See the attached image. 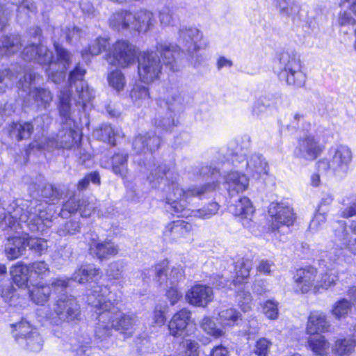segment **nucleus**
I'll use <instances>...</instances> for the list:
<instances>
[{
  "label": "nucleus",
  "mask_w": 356,
  "mask_h": 356,
  "mask_svg": "<svg viewBox=\"0 0 356 356\" xmlns=\"http://www.w3.org/2000/svg\"><path fill=\"white\" fill-rule=\"evenodd\" d=\"M168 264V261L167 260H163L160 264H157L154 269H145L142 273V279L143 281H146L153 273L155 274V279L156 282L159 283L160 286H162V280L163 276L165 277V275L164 274L165 268H167Z\"/></svg>",
  "instance_id": "3c124183"
},
{
  "label": "nucleus",
  "mask_w": 356,
  "mask_h": 356,
  "mask_svg": "<svg viewBox=\"0 0 356 356\" xmlns=\"http://www.w3.org/2000/svg\"><path fill=\"white\" fill-rule=\"evenodd\" d=\"M252 267V264L250 260L243 258L239 259L236 264V278L233 280V284L237 285L246 282Z\"/></svg>",
  "instance_id": "4c0bfd02"
},
{
  "label": "nucleus",
  "mask_w": 356,
  "mask_h": 356,
  "mask_svg": "<svg viewBox=\"0 0 356 356\" xmlns=\"http://www.w3.org/2000/svg\"><path fill=\"white\" fill-rule=\"evenodd\" d=\"M277 73L279 79L288 85L300 88L305 84L306 75L302 71L300 58L295 54L283 52L280 54Z\"/></svg>",
  "instance_id": "6e6552de"
},
{
  "label": "nucleus",
  "mask_w": 356,
  "mask_h": 356,
  "mask_svg": "<svg viewBox=\"0 0 356 356\" xmlns=\"http://www.w3.org/2000/svg\"><path fill=\"white\" fill-rule=\"evenodd\" d=\"M97 134L102 140L112 145H115L117 140L124 137V134L120 128L113 127L110 124L103 125L100 129L97 131Z\"/></svg>",
  "instance_id": "f704fd0d"
},
{
  "label": "nucleus",
  "mask_w": 356,
  "mask_h": 356,
  "mask_svg": "<svg viewBox=\"0 0 356 356\" xmlns=\"http://www.w3.org/2000/svg\"><path fill=\"white\" fill-rule=\"evenodd\" d=\"M124 267V264L122 261H113L108 265L106 275L113 280H119L122 277Z\"/></svg>",
  "instance_id": "0e129e2a"
},
{
  "label": "nucleus",
  "mask_w": 356,
  "mask_h": 356,
  "mask_svg": "<svg viewBox=\"0 0 356 356\" xmlns=\"http://www.w3.org/2000/svg\"><path fill=\"white\" fill-rule=\"evenodd\" d=\"M259 98L268 108H277L282 104V98L280 93H268L261 95Z\"/></svg>",
  "instance_id": "338daca9"
},
{
  "label": "nucleus",
  "mask_w": 356,
  "mask_h": 356,
  "mask_svg": "<svg viewBox=\"0 0 356 356\" xmlns=\"http://www.w3.org/2000/svg\"><path fill=\"white\" fill-rule=\"evenodd\" d=\"M229 210L234 216L241 217V223L244 227L248 229L252 227V217L254 210L249 198L243 197L238 199L229 207Z\"/></svg>",
  "instance_id": "a878e982"
},
{
  "label": "nucleus",
  "mask_w": 356,
  "mask_h": 356,
  "mask_svg": "<svg viewBox=\"0 0 356 356\" xmlns=\"http://www.w3.org/2000/svg\"><path fill=\"white\" fill-rule=\"evenodd\" d=\"M51 119L49 115H42L35 118L33 122H13L10 126L9 134L12 138L22 140L30 137L33 127L44 130L51 123Z\"/></svg>",
  "instance_id": "f3484780"
},
{
  "label": "nucleus",
  "mask_w": 356,
  "mask_h": 356,
  "mask_svg": "<svg viewBox=\"0 0 356 356\" xmlns=\"http://www.w3.org/2000/svg\"><path fill=\"white\" fill-rule=\"evenodd\" d=\"M108 44V42L106 39L103 38H97L94 40L91 44H90L88 49L83 50L81 52L82 56L85 57L87 54L92 56L99 55L102 50H106V47Z\"/></svg>",
  "instance_id": "13d9d810"
},
{
  "label": "nucleus",
  "mask_w": 356,
  "mask_h": 356,
  "mask_svg": "<svg viewBox=\"0 0 356 356\" xmlns=\"http://www.w3.org/2000/svg\"><path fill=\"white\" fill-rule=\"evenodd\" d=\"M60 31L63 33L60 37H63L67 42H71L73 40H77L80 38L81 30L74 26H66L62 27L60 30L58 28L54 29V45L57 54V61L56 63L59 67L58 70H62L63 64H65V67L63 70V73L65 75V71L69 67L71 60V55L66 49L60 46L58 42L56 40Z\"/></svg>",
  "instance_id": "2eb2a0df"
},
{
  "label": "nucleus",
  "mask_w": 356,
  "mask_h": 356,
  "mask_svg": "<svg viewBox=\"0 0 356 356\" xmlns=\"http://www.w3.org/2000/svg\"><path fill=\"white\" fill-rule=\"evenodd\" d=\"M194 174L202 179H210L211 181L184 191L177 182V175L165 163L154 164L147 178L152 188H159L162 184L166 185L167 188L164 189L167 193L165 209L168 212L179 217H186L188 215L186 209L188 198L213 192L220 184V169L214 161L196 167Z\"/></svg>",
  "instance_id": "f257e3e1"
},
{
  "label": "nucleus",
  "mask_w": 356,
  "mask_h": 356,
  "mask_svg": "<svg viewBox=\"0 0 356 356\" xmlns=\"http://www.w3.org/2000/svg\"><path fill=\"white\" fill-rule=\"evenodd\" d=\"M352 303L345 298L336 302L332 306V314L337 319L345 318L351 309Z\"/></svg>",
  "instance_id": "5fc2aeb1"
},
{
  "label": "nucleus",
  "mask_w": 356,
  "mask_h": 356,
  "mask_svg": "<svg viewBox=\"0 0 356 356\" xmlns=\"http://www.w3.org/2000/svg\"><path fill=\"white\" fill-rule=\"evenodd\" d=\"M0 294L4 301L10 305H15L14 300L16 298L15 289L10 282L2 284L0 286Z\"/></svg>",
  "instance_id": "680f3d73"
},
{
  "label": "nucleus",
  "mask_w": 356,
  "mask_h": 356,
  "mask_svg": "<svg viewBox=\"0 0 356 356\" xmlns=\"http://www.w3.org/2000/svg\"><path fill=\"white\" fill-rule=\"evenodd\" d=\"M200 327L204 332L215 339L224 336L225 333L224 330L217 327L216 322L209 316L202 318L200 322Z\"/></svg>",
  "instance_id": "49530a36"
},
{
  "label": "nucleus",
  "mask_w": 356,
  "mask_h": 356,
  "mask_svg": "<svg viewBox=\"0 0 356 356\" xmlns=\"http://www.w3.org/2000/svg\"><path fill=\"white\" fill-rule=\"evenodd\" d=\"M225 184L231 196L245 191L249 185V179L245 174L238 171H231L223 175Z\"/></svg>",
  "instance_id": "cd10ccee"
},
{
  "label": "nucleus",
  "mask_w": 356,
  "mask_h": 356,
  "mask_svg": "<svg viewBox=\"0 0 356 356\" xmlns=\"http://www.w3.org/2000/svg\"><path fill=\"white\" fill-rule=\"evenodd\" d=\"M101 277V272L92 264H85L76 269L71 277V280L79 283L96 282Z\"/></svg>",
  "instance_id": "473e14b6"
},
{
  "label": "nucleus",
  "mask_w": 356,
  "mask_h": 356,
  "mask_svg": "<svg viewBox=\"0 0 356 356\" xmlns=\"http://www.w3.org/2000/svg\"><path fill=\"white\" fill-rule=\"evenodd\" d=\"M79 139L78 133L69 127L60 130L55 136L47 137L40 143L34 142L32 145L47 152L60 149H70L77 145Z\"/></svg>",
  "instance_id": "ddd939ff"
},
{
  "label": "nucleus",
  "mask_w": 356,
  "mask_h": 356,
  "mask_svg": "<svg viewBox=\"0 0 356 356\" xmlns=\"http://www.w3.org/2000/svg\"><path fill=\"white\" fill-rule=\"evenodd\" d=\"M202 32L194 27L182 26L179 30V42L186 48L188 54V60L195 67L202 61L197 51L203 47Z\"/></svg>",
  "instance_id": "f8f14e48"
},
{
  "label": "nucleus",
  "mask_w": 356,
  "mask_h": 356,
  "mask_svg": "<svg viewBox=\"0 0 356 356\" xmlns=\"http://www.w3.org/2000/svg\"><path fill=\"white\" fill-rule=\"evenodd\" d=\"M44 205L38 200L11 203L7 209L0 204V227L13 236L8 237L4 252L9 260L22 256L26 250L24 226L33 233L43 232Z\"/></svg>",
  "instance_id": "f03ea898"
},
{
  "label": "nucleus",
  "mask_w": 356,
  "mask_h": 356,
  "mask_svg": "<svg viewBox=\"0 0 356 356\" xmlns=\"http://www.w3.org/2000/svg\"><path fill=\"white\" fill-rule=\"evenodd\" d=\"M28 34L34 39V41L24 48L22 53V58L42 65H48L46 72L49 78L56 83L62 81L65 79L63 70L65 64H63L62 70H56L57 63L54 62L52 52L41 43V29L38 26L32 27L29 30Z\"/></svg>",
  "instance_id": "20e7f679"
},
{
  "label": "nucleus",
  "mask_w": 356,
  "mask_h": 356,
  "mask_svg": "<svg viewBox=\"0 0 356 356\" xmlns=\"http://www.w3.org/2000/svg\"><path fill=\"white\" fill-rule=\"evenodd\" d=\"M22 47L20 35L12 34L0 39V55L11 56L17 53Z\"/></svg>",
  "instance_id": "72a5a7b5"
},
{
  "label": "nucleus",
  "mask_w": 356,
  "mask_h": 356,
  "mask_svg": "<svg viewBox=\"0 0 356 356\" xmlns=\"http://www.w3.org/2000/svg\"><path fill=\"white\" fill-rule=\"evenodd\" d=\"M108 84L118 92L124 90L126 85L124 75L120 70H115L110 72L107 77Z\"/></svg>",
  "instance_id": "603ef678"
},
{
  "label": "nucleus",
  "mask_w": 356,
  "mask_h": 356,
  "mask_svg": "<svg viewBox=\"0 0 356 356\" xmlns=\"http://www.w3.org/2000/svg\"><path fill=\"white\" fill-rule=\"evenodd\" d=\"M24 236L26 241V248L29 247L34 252L40 254L47 249V243L44 238L30 237L26 230Z\"/></svg>",
  "instance_id": "6e6d98bb"
},
{
  "label": "nucleus",
  "mask_w": 356,
  "mask_h": 356,
  "mask_svg": "<svg viewBox=\"0 0 356 356\" xmlns=\"http://www.w3.org/2000/svg\"><path fill=\"white\" fill-rule=\"evenodd\" d=\"M335 228L334 234L337 238L341 240L342 244L353 254H356V219L353 220L350 228L352 235L349 236L346 231V223L343 220H339L333 225Z\"/></svg>",
  "instance_id": "bb28decb"
},
{
  "label": "nucleus",
  "mask_w": 356,
  "mask_h": 356,
  "mask_svg": "<svg viewBox=\"0 0 356 356\" xmlns=\"http://www.w3.org/2000/svg\"><path fill=\"white\" fill-rule=\"evenodd\" d=\"M338 280V275L332 270H327V272L322 275L321 279L317 280L314 286V292L317 293L322 289H328L334 286Z\"/></svg>",
  "instance_id": "8fccbe9b"
},
{
  "label": "nucleus",
  "mask_w": 356,
  "mask_h": 356,
  "mask_svg": "<svg viewBox=\"0 0 356 356\" xmlns=\"http://www.w3.org/2000/svg\"><path fill=\"white\" fill-rule=\"evenodd\" d=\"M130 98L137 106H146L150 102V94L148 88L140 84L134 86L130 91Z\"/></svg>",
  "instance_id": "e433bc0d"
},
{
  "label": "nucleus",
  "mask_w": 356,
  "mask_h": 356,
  "mask_svg": "<svg viewBox=\"0 0 356 356\" xmlns=\"http://www.w3.org/2000/svg\"><path fill=\"white\" fill-rule=\"evenodd\" d=\"M28 266L18 262L14 265L10 270V275L13 282L19 287L26 286L28 282V275L29 273Z\"/></svg>",
  "instance_id": "a19ab883"
},
{
  "label": "nucleus",
  "mask_w": 356,
  "mask_h": 356,
  "mask_svg": "<svg viewBox=\"0 0 356 356\" xmlns=\"http://www.w3.org/2000/svg\"><path fill=\"white\" fill-rule=\"evenodd\" d=\"M128 157L127 153L119 152L111 157L112 171L116 175L124 177L128 170Z\"/></svg>",
  "instance_id": "58836bf2"
},
{
  "label": "nucleus",
  "mask_w": 356,
  "mask_h": 356,
  "mask_svg": "<svg viewBox=\"0 0 356 356\" xmlns=\"http://www.w3.org/2000/svg\"><path fill=\"white\" fill-rule=\"evenodd\" d=\"M80 224L77 221H69L61 225L58 229L57 233L60 236H65L68 234L73 235L80 232Z\"/></svg>",
  "instance_id": "69168bd1"
},
{
  "label": "nucleus",
  "mask_w": 356,
  "mask_h": 356,
  "mask_svg": "<svg viewBox=\"0 0 356 356\" xmlns=\"http://www.w3.org/2000/svg\"><path fill=\"white\" fill-rule=\"evenodd\" d=\"M271 344V341L266 338H260L256 341L254 353L257 356H268Z\"/></svg>",
  "instance_id": "774afa93"
},
{
  "label": "nucleus",
  "mask_w": 356,
  "mask_h": 356,
  "mask_svg": "<svg viewBox=\"0 0 356 356\" xmlns=\"http://www.w3.org/2000/svg\"><path fill=\"white\" fill-rule=\"evenodd\" d=\"M58 109L60 115L65 122L72 119V115L77 111V106H75V99H72L71 92L69 90H61L58 96Z\"/></svg>",
  "instance_id": "2f4dec72"
},
{
  "label": "nucleus",
  "mask_w": 356,
  "mask_h": 356,
  "mask_svg": "<svg viewBox=\"0 0 356 356\" xmlns=\"http://www.w3.org/2000/svg\"><path fill=\"white\" fill-rule=\"evenodd\" d=\"M309 337L308 346L311 350L317 355H325L328 353L330 343L323 336L314 335Z\"/></svg>",
  "instance_id": "79ce46f5"
},
{
  "label": "nucleus",
  "mask_w": 356,
  "mask_h": 356,
  "mask_svg": "<svg viewBox=\"0 0 356 356\" xmlns=\"http://www.w3.org/2000/svg\"><path fill=\"white\" fill-rule=\"evenodd\" d=\"M63 191L57 187L47 184L44 186L41 191V195L49 204H55L59 201L63 196Z\"/></svg>",
  "instance_id": "864d4df0"
},
{
  "label": "nucleus",
  "mask_w": 356,
  "mask_h": 356,
  "mask_svg": "<svg viewBox=\"0 0 356 356\" xmlns=\"http://www.w3.org/2000/svg\"><path fill=\"white\" fill-rule=\"evenodd\" d=\"M330 323L325 314L321 311H313L310 313L307 325L308 334L327 332L330 330Z\"/></svg>",
  "instance_id": "7c9ffc66"
},
{
  "label": "nucleus",
  "mask_w": 356,
  "mask_h": 356,
  "mask_svg": "<svg viewBox=\"0 0 356 356\" xmlns=\"http://www.w3.org/2000/svg\"><path fill=\"white\" fill-rule=\"evenodd\" d=\"M166 104L168 111L175 114V112H179L183 109L184 98L179 92H175L167 99Z\"/></svg>",
  "instance_id": "bf43d9fd"
},
{
  "label": "nucleus",
  "mask_w": 356,
  "mask_h": 356,
  "mask_svg": "<svg viewBox=\"0 0 356 356\" xmlns=\"http://www.w3.org/2000/svg\"><path fill=\"white\" fill-rule=\"evenodd\" d=\"M108 292L107 286H97L87 294L88 303L95 307L97 314L95 334L100 341L108 338L113 329L129 337L135 330V317L124 314L115 307L114 302L106 297Z\"/></svg>",
  "instance_id": "7ed1b4c3"
},
{
  "label": "nucleus",
  "mask_w": 356,
  "mask_h": 356,
  "mask_svg": "<svg viewBox=\"0 0 356 356\" xmlns=\"http://www.w3.org/2000/svg\"><path fill=\"white\" fill-rule=\"evenodd\" d=\"M156 50L160 53L163 63L166 67L173 72L180 70L181 67V56L183 52L177 45L161 43L156 46Z\"/></svg>",
  "instance_id": "5701e85b"
},
{
  "label": "nucleus",
  "mask_w": 356,
  "mask_h": 356,
  "mask_svg": "<svg viewBox=\"0 0 356 356\" xmlns=\"http://www.w3.org/2000/svg\"><path fill=\"white\" fill-rule=\"evenodd\" d=\"M162 65L156 52H145L138 59V72L140 79L145 83L156 80L161 72Z\"/></svg>",
  "instance_id": "dca6fc26"
},
{
  "label": "nucleus",
  "mask_w": 356,
  "mask_h": 356,
  "mask_svg": "<svg viewBox=\"0 0 356 356\" xmlns=\"http://www.w3.org/2000/svg\"><path fill=\"white\" fill-rule=\"evenodd\" d=\"M46 317L51 324L57 326L76 322L80 319L81 307L75 297L62 296L49 308Z\"/></svg>",
  "instance_id": "0eeeda50"
},
{
  "label": "nucleus",
  "mask_w": 356,
  "mask_h": 356,
  "mask_svg": "<svg viewBox=\"0 0 356 356\" xmlns=\"http://www.w3.org/2000/svg\"><path fill=\"white\" fill-rule=\"evenodd\" d=\"M155 127L163 131H171L177 126L178 121L175 120V114L167 111L165 113H159L154 119Z\"/></svg>",
  "instance_id": "ea45409f"
},
{
  "label": "nucleus",
  "mask_w": 356,
  "mask_h": 356,
  "mask_svg": "<svg viewBox=\"0 0 356 356\" xmlns=\"http://www.w3.org/2000/svg\"><path fill=\"white\" fill-rule=\"evenodd\" d=\"M68 286V281L57 279L51 285L36 284L29 290L31 300L36 305H44L49 299L52 289L58 291Z\"/></svg>",
  "instance_id": "412c9836"
},
{
  "label": "nucleus",
  "mask_w": 356,
  "mask_h": 356,
  "mask_svg": "<svg viewBox=\"0 0 356 356\" xmlns=\"http://www.w3.org/2000/svg\"><path fill=\"white\" fill-rule=\"evenodd\" d=\"M155 22L153 13L147 10H140L135 14L123 10L113 14L110 19V25L115 29H133L139 32H147Z\"/></svg>",
  "instance_id": "39448f33"
},
{
  "label": "nucleus",
  "mask_w": 356,
  "mask_h": 356,
  "mask_svg": "<svg viewBox=\"0 0 356 356\" xmlns=\"http://www.w3.org/2000/svg\"><path fill=\"white\" fill-rule=\"evenodd\" d=\"M191 320V312L187 309H181L176 312L168 323L170 334L175 337L188 335V327Z\"/></svg>",
  "instance_id": "b1692460"
},
{
  "label": "nucleus",
  "mask_w": 356,
  "mask_h": 356,
  "mask_svg": "<svg viewBox=\"0 0 356 356\" xmlns=\"http://www.w3.org/2000/svg\"><path fill=\"white\" fill-rule=\"evenodd\" d=\"M42 346L43 340L40 334L38 332H35L25 338L23 346H25L30 351L37 353L41 350Z\"/></svg>",
  "instance_id": "4d7b16f0"
},
{
  "label": "nucleus",
  "mask_w": 356,
  "mask_h": 356,
  "mask_svg": "<svg viewBox=\"0 0 356 356\" xmlns=\"http://www.w3.org/2000/svg\"><path fill=\"white\" fill-rule=\"evenodd\" d=\"M219 321L223 326H234L241 321V314L234 308L222 309L219 313Z\"/></svg>",
  "instance_id": "37998d69"
},
{
  "label": "nucleus",
  "mask_w": 356,
  "mask_h": 356,
  "mask_svg": "<svg viewBox=\"0 0 356 356\" xmlns=\"http://www.w3.org/2000/svg\"><path fill=\"white\" fill-rule=\"evenodd\" d=\"M236 297L238 306L243 312H247L251 309L252 298L250 292L240 290L237 292Z\"/></svg>",
  "instance_id": "e2e57ef3"
},
{
  "label": "nucleus",
  "mask_w": 356,
  "mask_h": 356,
  "mask_svg": "<svg viewBox=\"0 0 356 356\" xmlns=\"http://www.w3.org/2000/svg\"><path fill=\"white\" fill-rule=\"evenodd\" d=\"M86 74V70L77 65L75 68L70 72L69 83L70 86L73 84L76 86V92L79 99H75V106H77V111H84L86 104L95 97V92L90 88L83 77Z\"/></svg>",
  "instance_id": "4468645a"
},
{
  "label": "nucleus",
  "mask_w": 356,
  "mask_h": 356,
  "mask_svg": "<svg viewBox=\"0 0 356 356\" xmlns=\"http://www.w3.org/2000/svg\"><path fill=\"white\" fill-rule=\"evenodd\" d=\"M317 270L313 266L300 268L293 276V290L296 293L305 294L314 291Z\"/></svg>",
  "instance_id": "aec40b11"
},
{
  "label": "nucleus",
  "mask_w": 356,
  "mask_h": 356,
  "mask_svg": "<svg viewBox=\"0 0 356 356\" xmlns=\"http://www.w3.org/2000/svg\"><path fill=\"white\" fill-rule=\"evenodd\" d=\"M268 211L272 218L273 229H278L281 225L289 227L293 224L296 219L293 209L286 202H271Z\"/></svg>",
  "instance_id": "a211bd4d"
},
{
  "label": "nucleus",
  "mask_w": 356,
  "mask_h": 356,
  "mask_svg": "<svg viewBox=\"0 0 356 356\" xmlns=\"http://www.w3.org/2000/svg\"><path fill=\"white\" fill-rule=\"evenodd\" d=\"M185 297L190 305L205 307L213 301V292L209 286L195 284L187 291Z\"/></svg>",
  "instance_id": "393cba45"
},
{
  "label": "nucleus",
  "mask_w": 356,
  "mask_h": 356,
  "mask_svg": "<svg viewBox=\"0 0 356 356\" xmlns=\"http://www.w3.org/2000/svg\"><path fill=\"white\" fill-rule=\"evenodd\" d=\"M330 160L324 159L318 161L317 170L325 175H345L353 160L351 149L347 145H339L330 150Z\"/></svg>",
  "instance_id": "423d86ee"
},
{
  "label": "nucleus",
  "mask_w": 356,
  "mask_h": 356,
  "mask_svg": "<svg viewBox=\"0 0 356 356\" xmlns=\"http://www.w3.org/2000/svg\"><path fill=\"white\" fill-rule=\"evenodd\" d=\"M191 229V224L183 220H177L168 223L165 226L163 234L170 241H178L188 237Z\"/></svg>",
  "instance_id": "c85d7f7f"
},
{
  "label": "nucleus",
  "mask_w": 356,
  "mask_h": 356,
  "mask_svg": "<svg viewBox=\"0 0 356 356\" xmlns=\"http://www.w3.org/2000/svg\"><path fill=\"white\" fill-rule=\"evenodd\" d=\"M89 250L90 254L103 260L116 255L119 252V248L111 240H105L101 242L92 241L90 243Z\"/></svg>",
  "instance_id": "c756f323"
},
{
  "label": "nucleus",
  "mask_w": 356,
  "mask_h": 356,
  "mask_svg": "<svg viewBox=\"0 0 356 356\" xmlns=\"http://www.w3.org/2000/svg\"><path fill=\"white\" fill-rule=\"evenodd\" d=\"M86 202H81L75 196L70 197L65 202L62 207L60 215L62 218H67L70 214L74 213L81 210V207H83Z\"/></svg>",
  "instance_id": "09e8293b"
},
{
  "label": "nucleus",
  "mask_w": 356,
  "mask_h": 356,
  "mask_svg": "<svg viewBox=\"0 0 356 356\" xmlns=\"http://www.w3.org/2000/svg\"><path fill=\"white\" fill-rule=\"evenodd\" d=\"M164 274L165 277L163 276L162 285L164 284L166 286L169 285H177L179 282L184 280V272L183 268L180 265H175L172 267L169 274L166 273V268Z\"/></svg>",
  "instance_id": "c03bdc74"
},
{
  "label": "nucleus",
  "mask_w": 356,
  "mask_h": 356,
  "mask_svg": "<svg viewBox=\"0 0 356 356\" xmlns=\"http://www.w3.org/2000/svg\"><path fill=\"white\" fill-rule=\"evenodd\" d=\"M356 346V341L353 339H341L335 341L332 351L340 356L348 355Z\"/></svg>",
  "instance_id": "a18cd8bd"
},
{
  "label": "nucleus",
  "mask_w": 356,
  "mask_h": 356,
  "mask_svg": "<svg viewBox=\"0 0 356 356\" xmlns=\"http://www.w3.org/2000/svg\"><path fill=\"white\" fill-rule=\"evenodd\" d=\"M321 152L322 147L315 138L312 135H305L298 140L294 154L306 161H314Z\"/></svg>",
  "instance_id": "4be33fe9"
},
{
  "label": "nucleus",
  "mask_w": 356,
  "mask_h": 356,
  "mask_svg": "<svg viewBox=\"0 0 356 356\" xmlns=\"http://www.w3.org/2000/svg\"><path fill=\"white\" fill-rule=\"evenodd\" d=\"M250 145V138L248 136L242 137L240 143H237L236 148L231 154L233 156L232 163L236 165V163H241L244 161V166L250 173L266 174L268 163L261 154L252 153L247 157Z\"/></svg>",
  "instance_id": "1a4fd4ad"
},
{
  "label": "nucleus",
  "mask_w": 356,
  "mask_h": 356,
  "mask_svg": "<svg viewBox=\"0 0 356 356\" xmlns=\"http://www.w3.org/2000/svg\"><path fill=\"white\" fill-rule=\"evenodd\" d=\"M42 82V77L34 72L26 73L18 82V88L28 92L30 99L34 101L38 107L47 108L51 104L53 96L47 88L38 86Z\"/></svg>",
  "instance_id": "9d476101"
},
{
  "label": "nucleus",
  "mask_w": 356,
  "mask_h": 356,
  "mask_svg": "<svg viewBox=\"0 0 356 356\" xmlns=\"http://www.w3.org/2000/svg\"><path fill=\"white\" fill-rule=\"evenodd\" d=\"M218 210V204L216 202H212L204 206L202 209L194 211V216L203 219H208L216 215Z\"/></svg>",
  "instance_id": "052dcab7"
},
{
  "label": "nucleus",
  "mask_w": 356,
  "mask_h": 356,
  "mask_svg": "<svg viewBox=\"0 0 356 356\" xmlns=\"http://www.w3.org/2000/svg\"><path fill=\"white\" fill-rule=\"evenodd\" d=\"M12 334L15 340L20 346H24V341L29 335H31L33 332H37L33 328L29 322L22 320L20 322L12 324Z\"/></svg>",
  "instance_id": "c9c22d12"
},
{
  "label": "nucleus",
  "mask_w": 356,
  "mask_h": 356,
  "mask_svg": "<svg viewBox=\"0 0 356 356\" xmlns=\"http://www.w3.org/2000/svg\"><path fill=\"white\" fill-rule=\"evenodd\" d=\"M137 51L129 41L120 40L108 48L104 58L111 65L127 67L135 63Z\"/></svg>",
  "instance_id": "9b49d317"
},
{
  "label": "nucleus",
  "mask_w": 356,
  "mask_h": 356,
  "mask_svg": "<svg viewBox=\"0 0 356 356\" xmlns=\"http://www.w3.org/2000/svg\"><path fill=\"white\" fill-rule=\"evenodd\" d=\"M275 5L280 14L287 17L297 14L300 10L296 0H275Z\"/></svg>",
  "instance_id": "de8ad7c7"
},
{
  "label": "nucleus",
  "mask_w": 356,
  "mask_h": 356,
  "mask_svg": "<svg viewBox=\"0 0 356 356\" xmlns=\"http://www.w3.org/2000/svg\"><path fill=\"white\" fill-rule=\"evenodd\" d=\"M161 143V139L155 131L149 130L139 134L134 138L132 149L136 154H145L147 152L152 154L159 149Z\"/></svg>",
  "instance_id": "6ab92c4d"
}]
</instances>
